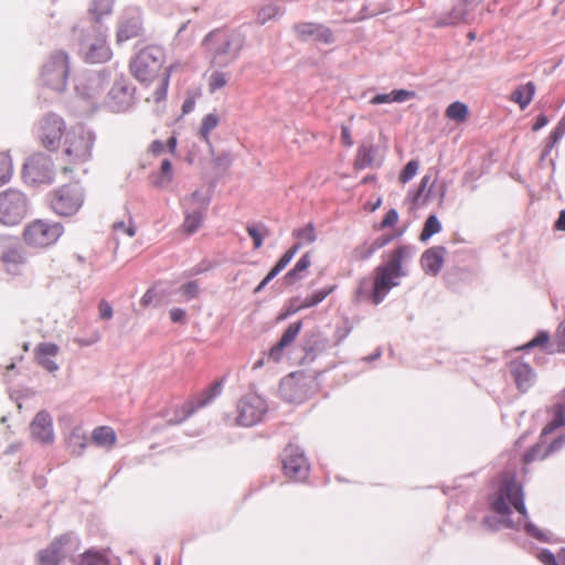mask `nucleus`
<instances>
[{"label":"nucleus","mask_w":565,"mask_h":565,"mask_svg":"<svg viewBox=\"0 0 565 565\" xmlns=\"http://www.w3.org/2000/svg\"><path fill=\"white\" fill-rule=\"evenodd\" d=\"M166 54L158 45H148L140 50L130 62L131 75L146 88L152 87L146 96L147 102L160 103L166 99L174 65L163 67Z\"/></svg>","instance_id":"1"},{"label":"nucleus","mask_w":565,"mask_h":565,"mask_svg":"<svg viewBox=\"0 0 565 565\" xmlns=\"http://www.w3.org/2000/svg\"><path fill=\"white\" fill-rule=\"evenodd\" d=\"M491 507L492 510L501 516L499 521H495L493 518L484 519L483 523L492 530H499L501 527L513 529L516 526L509 518L511 508L521 515V520L518 524L529 516L524 504L522 486L519 484L512 476L504 477L501 480L497 493L491 499Z\"/></svg>","instance_id":"2"},{"label":"nucleus","mask_w":565,"mask_h":565,"mask_svg":"<svg viewBox=\"0 0 565 565\" xmlns=\"http://www.w3.org/2000/svg\"><path fill=\"white\" fill-rule=\"evenodd\" d=\"M409 246H399L390 254L386 264L376 267L374 271L373 288L367 291L364 286L366 281H361L358 289V296L370 299L374 305L381 303L393 287L398 286L399 278L404 276L402 263L405 257L412 255Z\"/></svg>","instance_id":"3"},{"label":"nucleus","mask_w":565,"mask_h":565,"mask_svg":"<svg viewBox=\"0 0 565 565\" xmlns=\"http://www.w3.org/2000/svg\"><path fill=\"white\" fill-rule=\"evenodd\" d=\"M95 141V134L84 126H74L67 130L62 150L64 166L61 168L65 175L86 172L84 166L93 158Z\"/></svg>","instance_id":"4"},{"label":"nucleus","mask_w":565,"mask_h":565,"mask_svg":"<svg viewBox=\"0 0 565 565\" xmlns=\"http://www.w3.org/2000/svg\"><path fill=\"white\" fill-rule=\"evenodd\" d=\"M63 233L64 227L61 223L38 218L26 224L22 237L28 246L46 248L55 244Z\"/></svg>","instance_id":"5"},{"label":"nucleus","mask_w":565,"mask_h":565,"mask_svg":"<svg viewBox=\"0 0 565 565\" xmlns=\"http://www.w3.org/2000/svg\"><path fill=\"white\" fill-rule=\"evenodd\" d=\"M29 213V200L24 193L9 189L0 192V222L12 226L19 224Z\"/></svg>","instance_id":"6"},{"label":"nucleus","mask_w":565,"mask_h":565,"mask_svg":"<svg viewBox=\"0 0 565 565\" xmlns=\"http://www.w3.org/2000/svg\"><path fill=\"white\" fill-rule=\"evenodd\" d=\"M65 120L56 114L42 117L36 126V138L41 146L50 151L61 147L62 138L66 135Z\"/></svg>","instance_id":"7"},{"label":"nucleus","mask_w":565,"mask_h":565,"mask_svg":"<svg viewBox=\"0 0 565 565\" xmlns=\"http://www.w3.org/2000/svg\"><path fill=\"white\" fill-rule=\"evenodd\" d=\"M267 412V404L259 395L247 394L243 396L237 405L238 415L234 418L226 417L228 425L253 426L259 423Z\"/></svg>","instance_id":"8"},{"label":"nucleus","mask_w":565,"mask_h":565,"mask_svg":"<svg viewBox=\"0 0 565 565\" xmlns=\"http://www.w3.org/2000/svg\"><path fill=\"white\" fill-rule=\"evenodd\" d=\"M244 45V36L235 30L214 31V61L220 64L234 61Z\"/></svg>","instance_id":"9"},{"label":"nucleus","mask_w":565,"mask_h":565,"mask_svg":"<svg viewBox=\"0 0 565 565\" xmlns=\"http://www.w3.org/2000/svg\"><path fill=\"white\" fill-rule=\"evenodd\" d=\"M22 177L32 185L50 184L54 180L52 159L44 153H34L25 161Z\"/></svg>","instance_id":"10"},{"label":"nucleus","mask_w":565,"mask_h":565,"mask_svg":"<svg viewBox=\"0 0 565 565\" xmlns=\"http://www.w3.org/2000/svg\"><path fill=\"white\" fill-rule=\"evenodd\" d=\"M317 381L313 376L303 372L292 373L280 383V392L287 401L301 403L313 393Z\"/></svg>","instance_id":"11"},{"label":"nucleus","mask_w":565,"mask_h":565,"mask_svg":"<svg viewBox=\"0 0 565 565\" xmlns=\"http://www.w3.org/2000/svg\"><path fill=\"white\" fill-rule=\"evenodd\" d=\"M83 202V192L77 184L64 185L53 193L51 207L61 216H71L78 212Z\"/></svg>","instance_id":"12"},{"label":"nucleus","mask_w":565,"mask_h":565,"mask_svg":"<svg viewBox=\"0 0 565 565\" xmlns=\"http://www.w3.org/2000/svg\"><path fill=\"white\" fill-rule=\"evenodd\" d=\"M68 75V56L63 51L53 53L42 70V79L45 85L62 90L66 85Z\"/></svg>","instance_id":"13"},{"label":"nucleus","mask_w":565,"mask_h":565,"mask_svg":"<svg viewBox=\"0 0 565 565\" xmlns=\"http://www.w3.org/2000/svg\"><path fill=\"white\" fill-rule=\"evenodd\" d=\"M84 57L89 63H105L113 56L107 44L106 32L100 25H96L85 35Z\"/></svg>","instance_id":"14"},{"label":"nucleus","mask_w":565,"mask_h":565,"mask_svg":"<svg viewBox=\"0 0 565 565\" xmlns=\"http://www.w3.org/2000/svg\"><path fill=\"white\" fill-rule=\"evenodd\" d=\"M188 214L183 222V231L191 235L202 225L204 215L209 207V198L202 196L199 191L194 192L188 200Z\"/></svg>","instance_id":"15"},{"label":"nucleus","mask_w":565,"mask_h":565,"mask_svg":"<svg viewBox=\"0 0 565 565\" xmlns=\"http://www.w3.org/2000/svg\"><path fill=\"white\" fill-rule=\"evenodd\" d=\"M71 543V533L56 536L45 548L38 552V565H60L66 557V548Z\"/></svg>","instance_id":"16"},{"label":"nucleus","mask_w":565,"mask_h":565,"mask_svg":"<svg viewBox=\"0 0 565 565\" xmlns=\"http://www.w3.org/2000/svg\"><path fill=\"white\" fill-rule=\"evenodd\" d=\"M285 475L295 480H302L308 476L309 465L303 452L294 446H288L282 455Z\"/></svg>","instance_id":"17"},{"label":"nucleus","mask_w":565,"mask_h":565,"mask_svg":"<svg viewBox=\"0 0 565 565\" xmlns=\"http://www.w3.org/2000/svg\"><path fill=\"white\" fill-rule=\"evenodd\" d=\"M297 38L303 42L313 40L324 44H331L334 41L333 32L330 28L317 22H299L292 26Z\"/></svg>","instance_id":"18"},{"label":"nucleus","mask_w":565,"mask_h":565,"mask_svg":"<svg viewBox=\"0 0 565 565\" xmlns=\"http://www.w3.org/2000/svg\"><path fill=\"white\" fill-rule=\"evenodd\" d=\"M31 436L41 444H51L54 440L53 420L45 411L39 412L30 424Z\"/></svg>","instance_id":"19"},{"label":"nucleus","mask_w":565,"mask_h":565,"mask_svg":"<svg viewBox=\"0 0 565 565\" xmlns=\"http://www.w3.org/2000/svg\"><path fill=\"white\" fill-rule=\"evenodd\" d=\"M447 249L444 246H434L425 250L420 257L424 271L430 276H437L445 262Z\"/></svg>","instance_id":"20"},{"label":"nucleus","mask_w":565,"mask_h":565,"mask_svg":"<svg viewBox=\"0 0 565 565\" xmlns=\"http://www.w3.org/2000/svg\"><path fill=\"white\" fill-rule=\"evenodd\" d=\"M60 348L55 343L42 342L34 349V359L39 365L49 372L58 370L57 363L53 360L57 356Z\"/></svg>","instance_id":"21"},{"label":"nucleus","mask_w":565,"mask_h":565,"mask_svg":"<svg viewBox=\"0 0 565 565\" xmlns=\"http://www.w3.org/2000/svg\"><path fill=\"white\" fill-rule=\"evenodd\" d=\"M3 269L10 275L22 274L26 258L22 250L18 247H9L4 249L0 257Z\"/></svg>","instance_id":"22"},{"label":"nucleus","mask_w":565,"mask_h":565,"mask_svg":"<svg viewBox=\"0 0 565 565\" xmlns=\"http://www.w3.org/2000/svg\"><path fill=\"white\" fill-rule=\"evenodd\" d=\"M510 371L520 391L525 392L534 382V372L531 366L522 361H513Z\"/></svg>","instance_id":"23"},{"label":"nucleus","mask_w":565,"mask_h":565,"mask_svg":"<svg viewBox=\"0 0 565 565\" xmlns=\"http://www.w3.org/2000/svg\"><path fill=\"white\" fill-rule=\"evenodd\" d=\"M142 22L139 18H128L119 22L116 32V42L121 44L126 41L140 36Z\"/></svg>","instance_id":"24"},{"label":"nucleus","mask_w":565,"mask_h":565,"mask_svg":"<svg viewBox=\"0 0 565 565\" xmlns=\"http://www.w3.org/2000/svg\"><path fill=\"white\" fill-rule=\"evenodd\" d=\"M416 96V93L407 89H394L387 94H376L370 99V104H390V103H404Z\"/></svg>","instance_id":"25"},{"label":"nucleus","mask_w":565,"mask_h":565,"mask_svg":"<svg viewBox=\"0 0 565 565\" xmlns=\"http://www.w3.org/2000/svg\"><path fill=\"white\" fill-rule=\"evenodd\" d=\"M76 565H110L109 550H87L78 556Z\"/></svg>","instance_id":"26"},{"label":"nucleus","mask_w":565,"mask_h":565,"mask_svg":"<svg viewBox=\"0 0 565 565\" xmlns=\"http://www.w3.org/2000/svg\"><path fill=\"white\" fill-rule=\"evenodd\" d=\"M92 439L94 444H96L97 446L110 449L115 446L117 441V436L111 427L99 426L93 430Z\"/></svg>","instance_id":"27"},{"label":"nucleus","mask_w":565,"mask_h":565,"mask_svg":"<svg viewBox=\"0 0 565 565\" xmlns=\"http://www.w3.org/2000/svg\"><path fill=\"white\" fill-rule=\"evenodd\" d=\"M535 94V85L533 82H527L524 85L518 86L511 94L510 100L516 103L520 108L525 109L533 100Z\"/></svg>","instance_id":"28"},{"label":"nucleus","mask_w":565,"mask_h":565,"mask_svg":"<svg viewBox=\"0 0 565 565\" xmlns=\"http://www.w3.org/2000/svg\"><path fill=\"white\" fill-rule=\"evenodd\" d=\"M311 266V255L309 252L305 253L299 260L296 263L295 267L290 269L285 279L288 284H295L296 281L303 278L305 273Z\"/></svg>","instance_id":"29"},{"label":"nucleus","mask_w":565,"mask_h":565,"mask_svg":"<svg viewBox=\"0 0 565 565\" xmlns=\"http://www.w3.org/2000/svg\"><path fill=\"white\" fill-rule=\"evenodd\" d=\"M292 236L297 239V243L295 245H299V249L303 245L311 244L317 239L316 228L312 223H309L303 227L294 230Z\"/></svg>","instance_id":"30"},{"label":"nucleus","mask_w":565,"mask_h":565,"mask_svg":"<svg viewBox=\"0 0 565 565\" xmlns=\"http://www.w3.org/2000/svg\"><path fill=\"white\" fill-rule=\"evenodd\" d=\"M446 117L462 122L468 117V107L461 102H454L446 108Z\"/></svg>","instance_id":"31"},{"label":"nucleus","mask_w":565,"mask_h":565,"mask_svg":"<svg viewBox=\"0 0 565 565\" xmlns=\"http://www.w3.org/2000/svg\"><path fill=\"white\" fill-rule=\"evenodd\" d=\"M333 290H334V286L316 291L311 296L306 297L302 300V302L299 305V307L296 308V310H302L306 308H310V307H313V306L322 302Z\"/></svg>","instance_id":"32"},{"label":"nucleus","mask_w":565,"mask_h":565,"mask_svg":"<svg viewBox=\"0 0 565 565\" xmlns=\"http://www.w3.org/2000/svg\"><path fill=\"white\" fill-rule=\"evenodd\" d=\"M565 443V438L564 437H561L558 439H555L551 445H550V449L543 454V455H540V447H533L531 448L529 451L525 452L524 457H523V460L525 463H530L532 462L533 460L537 459V458H544L548 452H552V451H555L557 449H559Z\"/></svg>","instance_id":"33"},{"label":"nucleus","mask_w":565,"mask_h":565,"mask_svg":"<svg viewBox=\"0 0 565 565\" xmlns=\"http://www.w3.org/2000/svg\"><path fill=\"white\" fill-rule=\"evenodd\" d=\"M233 162V156L231 152H221L214 158V179L216 177H223L230 169Z\"/></svg>","instance_id":"34"},{"label":"nucleus","mask_w":565,"mask_h":565,"mask_svg":"<svg viewBox=\"0 0 565 565\" xmlns=\"http://www.w3.org/2000/svg\"><path fill=\"white\" fill-rule=\"evenodd\" d=\"M565 425V406L557 405L553 419L542 429V436L553 433L555 429Z\"/></svg>","instance_id":"35"},{"label":"nucleus","mask_w":565,"mask_h":565,"mask_svg":"<svg viewBox=\"0 0 565 565\" xmlns=\"http://www.w3.org/2000/svg\"><path fill=\"white\" fill-rule=\"evenodd\" d=\"M441 231V223L436 215H429L424 224V228L420 233V241L426 242L433 235Z\"/></svg>","instance_id":"36"},{"label":"nucleus","mask_w":565,"mask_h":565,"mask_svg":"<svg viewBox=\"0 0 565 565\" xmlns=\"http://www.w3.org/2000/svg\"><path fill=\"white\" fill-rule=\"evenodd\" d=\"M281 13V8L276 3L265 4L262 8H259L257 12V22L260 24H265L266 22L273 20Z\"/></svg>","instance_id":"37"},{"label":"nucleus","mask_w":565,"mask_h":565,"mask_svg":"<svg viewBox=\"0 0 565 565\" xmlns=\"http://www.w3.org/2000/svg\"><path fill=\"white\" fill-rule=\"evenodd\" d=\"M374 160L373 148L371 146L362 145L358 149L355 166L359 169H364L372 164Z\"/></svg>","instance_id":"38"},{"label":"nucleus","mask_w":565,"mask_h":565,"mask_svg":"<svg viewBox=\"0 0 565 565\" xmlns=\"http://www.w3.org/2000/svg\"><path fill=\"white\" fill-rule=\"evenodd\" d=\"M68 447L73 454L81 455L86 447V436L79 429H74L68 437Z\"/></svg>","instance_id":"39"},{"label":"nucleus","mask_w":565,"mask_h":565,"mask_svg":"<svg viewBox=\"0 0 565 565\" xmlns=\"http://www.w3.org/2000/svg\"><path fill=\"white\" fill-rule=\"evenodd\" d=\"M302 328V322L297 321L291 324L282 333L280 340L278 341L280 343V347H289L298 337L300 330Z\"/></svg>","instance_id":"40"},{"label":"nucleus","mask_w":565,"mask_h":565,"mask_svg":"<svg viewBox=\"0 0 565 565\" xmlns=\"http://www.w3.org/2000/svg\"><path fill=\"white\" fill-rule=\"evenodd\" d=\"M12 175V161L8 153L0 152V186L9 182Z\"/></svg>","instance_id":"41"},{"label":"nucleus","mask_w":565,"mask_h":565,"mask_svg":"<svg viewBox=\"0 0 565 565\" xmlns=\"http://www.w3.org/2000/svg\"><path fill=\"white\" fill-rule=\"evenodd\" d=\"M248 235L254 242V248L258 249L263 245V239L268 235V230L265 225H250L247 227Z\"/></svg>","instance_id":"42"},{"label":"nucleus","mask_w":565,"mask_h":565,"mask_svg":"<svg viewBox=\"0 0 565 565\" xmlns=\"http://www.w3.org/2000/svg\"><path fill=\"white\" fill-rule=\"evenodd\" d=\"M465 20V12L462 9L454 8L449 13L440 17L438 25H456Z\"/></svg>","instance_id":"43"},{"label":"nucleus","mask_w":565,"mask_h":565,"mask_svg":"<svg viewBox=\"0 0 565 565\" xmlns=\"http://www.w3.org/2000/svg\"><path fill=\"white\" fill-rule=\"evenodd\" d=\"M564 135L565 128L557 124V126L548 136L545 149L543 151V156H547L550 151L555 147V145L563 138Z\"/></svg>","instance_id":"44"},{"label":"nucleus","mask_w":565,"mask_h":565,"mask_svg":"<svg viewBox=\"0 0 565 565\" xmlns=\"http://www.w3.org/2000/svg\"><path fill=\"white\" fill-rule=\"evenodd\" d=\"M299 250V245H294L290 247L276 263V265L271 268L275 273L279 274L294 258L296 253Z\"/></svg>","instance_id":"45"},{"label":"nucleus","mask_w":565,"mask_h":565,"mask_svg":"<svg viewBox=\"0 0 565 565\" xmlns=\"http://www.w3.org/2000/svg\"><path fill=\"white\" fill-rule=\"evenodd\" d=\"M419 168V163L416 160H411L407 162V164L404 167L403 171L401 172L398 179L402 183H407L409 180H412Z\"/></svg>","instance_id":"46"},{"label":"nucleus","mask_w":565,"mask_h":565,"mask_svg":"<svg viewBox=\"0 0 565 565\" xmlns=\"http://www.w3.org/2000/svg\"><path fill=\"white\" fill-rule=\"evenodd\" d=\"M212 394H211V390L207 388L203 396L201 397H196L195 399L193 401H189L186 404H185V407L188 409V413H192L195 408H200V407H203L205 406L210 398H211Z\"/></svg>","instance_id":"47"},{"label":"nucleus","mask_w":565,"mask_h":565,"mask_svg":"<svg viewBox=\"0 0 565 565\" xmlns=\"http://www.w3.org/2000/svg\"><path fill=\"white\" fill-rule=\"evenodd\" d=\"M180 294L182 300L189 301L199 295V286L195 281H190L181 287Z\"/></svg>","instance_id":"48"},{"label":"nucleus","mask_w":565,"mask_h":565,"mask_svg":"<svg viewBox=\"0 0 565 565\" xmlns=\"http://www.w3.org/2000/svg\"><path fill=\"white\" fill-rule=\"evenodd\" d=\"M113 230L115 233H124L130 237H132L136 234V227L132 224V222H129L128 224L124 221L115 222L113 224Z\"/></svg>","instance_id":"49"},{"label":"nucleus","mask_w":565,"mask_h":565,"mask_svg":"<svg viewBox=\"0 0 565 565\" xmlns=\"http://www.w3.org/2000/svg\"><path fill=\"white\" fill-rule=\"evenodd\" d=\"M537 557L544 565H562L558 557L556 558V556L548 550L541 551Z\"/></svg>","instance_id":"50"},{"label":"nucleus","mask_w":565,"mask_h":565,"mask_svg":"<svg viewBox=\"0 0 565 565\" xmlns=\"http://www.w3.org/2000/svg\"><path fill=\"white\" fill-rule=\"evenodd\" d=\"M429 180H430V178L428 175H425L422 179L419 188H418L417 192L415 193V195L413 198V203L414 204L419 205V204H425L426 203L427 196L423 201H420V199H422V195H423L427 184L429 183Z\"/></svg>","instance_id":"51"},{"label":"nucleus","mask_w":565,"mask_h":565,"mask_svg":"<svg viewBox=\"0 0 565 565\" xmlns=\"http://www.w3.org/2000/svg\"><path fill=\"white\" fill-rule=\"evenodd\" d=\"M212 130V115H206L199 130L201 139L209 142L210 131Z\"/></svg>","instance_id":"52"},{"label":"nucleus","mask_w":565,"mask_h":565,"mask_svg":"<svg viewBox=\"0 0 565 565\" xmlns=\"http://www.w3.org/2000/svg\"><path fill=\"white\" fill-rule=\"evenodd\" d=\"M550 340V335L547 332H540L534 339H532L527 344H525L524 349H531L534 347H543Z\"/></svg>","instance_id":"53"},{"label":"nucleus","mask_w":565,"mask_h":565,"mask_svg":"<svg viewBox=\"0 0 565 565\" xmlns=\"http://www.w3.org/2000/svg\"><path fill=\"white\" fill-rule=\"evenodd\" d=\"M391 241H392V236H390V235L380 236V237L375 238L371 244H369L370 245L369 254L375 253L376 250H379L382 247H384L385 245H387Z\"/></svg>","instance_id":"54"},{"label":"nucleus","mask_w":565,"mask_h":565,"mask_svg":"<svg viewBox=\"0 0 565 565\" xmlns=\"http://www.w3.org/2000/svg\"><path fill=\"white\" fill-rule=\"evenodd\" d=\"M161 173H162V180H161V182L158 183V185H162V183H167L171 180L172 166L168 159H164L161 162Z\"/></svg>","instance_id":"55"},{"label":"nucleus","mask_w":565,"mask_h":565,"mask_svg":"<svg viewBox=\"0 0 565 565\" xmlns=\"http://www.w3.org/2000/svg\"><path fill=\"white\" fill-rule=\"evenodd\" d=\"M286 347H280V343L278 342L276 345H274L269 352H268V359L273 362L277 363L279 362L284 356V350Z\"/></svg>","instance_id":"56"},{"label":"nucleus","mask_w":565,"mask_h":565,"mask_svg":"<svg viewBox=\"0 0 565 565\" xmlns=\"http://www.w3.org/2000/svg\"><path fill=\"white\" fill-rule=\"evenodd\" d=\"M100 319L109 320L113 317V308L106 300H102L98 305Z\"/></svg>","instance_id":"57"},{"label":"nucleus","mask_w":565,"mask_h":565,"mask_svg":"<svg viewBox=\"0 0 565 565\" xmlns=\"http://www.w3.org/2000/svg\"><path fill=\"white\" fill-rule=\"evenodd\" d=\"M158 297V292L154 288L148 289L145 295L140 299V303L142 307H148L154 302Z\"/></svg>","instance_id":"58"},{"label":"nucleus","mask_w":565,"mask_h":565,"mask_svg":"<svg viewBox=\"0 0 565 565\" xmlns=\"http://www.w3.org/2000/svg\"><path fill=\"white\" fill-rule=\"evenodd\" d=\"M398 221V213L396 210L392 209L390 210L383 221H382V227L393 226Z\"/></svg>","instance_id":"59"},{"label":"nucleus","mask_w":565,"mask_h":565,"mask_svg":"<svg viewBox=\"0 0 565 565\" xmlns=\"http://www.w3.org/2000/svg\"><path fill=\"white\" fill-rule=\"evenodd\" d=\"M556 341L558 350L565 352V321L558 326Z\"/></svg>","instance_id":"60"},{"label":"nucleus","mask_w":565,"mask_h":565,"mask_svg":"<svg viewBox=\"0 0 565 565\" xmlns=\"http://www.w3.org/2000/svg\"><path fill=\"white\" fill-rule=\"evenodd\" d=\"M370 252V245H361L356 247L353 252L355 259L364 260L367 259L372 254H369Z\"/></svg>","instance_id":"61"},{"label":"nucleus","mask_w":565,"mask_h":565,"mask_svg":"<svg viewBox=\"0 0 565 565\" xmlns=\"http://www.w3.org/2000/svg\"><path fill=\"white\" fill-rule=\"evenodd\" d=\"M170 318L172 322L183 323L185 321V311L180 308H173L170 310Z\"/></svg>","instance_id":"62"},{"label":"nucleus","mask_w":565,"mask_h":565,"mask_svg":"<svg viewBox=\"0 0 565 565\" xmlns=\"http://www.w3.org/2000/svg\"><path fill=\"white\" fill-rule=\"evenodd\" d=\"M341 141L345 147H351L353 145L350 128L347 126L341 127Z\"/></svg>","instance_id":"63"},{"label":"nucleus","mask_w":565,"mask_h":565,"mask_svg":"<svg viewBox=\"0 0 565 565\" xmlns=\"http://www.w3.org/2000/svg\"><path fill=\"white\" fill-rule=\"evenodd\" d=\"M227 81L228 78L225 73H214V89L224 87Z\"/></svg>","instance_id":"64"}]
</instances>
